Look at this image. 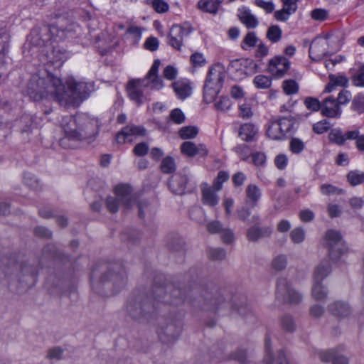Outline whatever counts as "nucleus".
Instances as JSON below:
<instances>
[{"label":"nucleus","mask_w":364,"mask_h":364,"mask_svg":"<svg viewBox=\"0 0 364 364\" xmlns=\"http://www.w3.org/2000/svg\"><path fill=\"white\" fill-rule=\"evenodd\" d=\"M94 90L92 83L77 82L69 79L66 87L61 79L48 73L46 76L33 75L27 87V93L31 99L40 101L44 99H53L65 107H77Z\"/></svg>","instance_id":"1"},{"label":"nucleus","mask_w":364,"mask_h":364,"mask_svg":"<svg viewBox=\"0 0 364 364\" xmlns=\"http://www.w3.org/2000/svg\"><path fill=\"white\" fill-rule=\"evenodd\" d=\"M127 277L124 268L119 262L101 264L91 274L92 288L98 293L109 296L124 286Z\"/></svg>","instance_id":"2"},{"label":"nucleus","mask_w":364,"mask_h":364,"mask_svg":"<svg viewBox=\"0 0 364 364\" xmlns=\"http://www.w3.org/2000/svg\"><path fill=\"white\" fill-rule=\"evenodd\" d=\"M60 126L65 136L60 141L63 146H66L67 139L85 140L95 136L97 132L96 122L85 114L65 116L60 121Z\"/></svg>","instance_id":"3"},{"label":"nucleus","mask_w":364,"mask_h":364,"mask_svg":"<svg viewBox=\"0 0 364 364\" xmlns=\"http://www.w3.org/2000/svg\"><path fill=\"white\" fill-rule=\"evenodd\" d=\"M160 64L159 60H155L146 77L131 80L127 83L128 96L138 105L143 102L144 88L150 87L151 89L160 90L163 87V80L158 76Z\"/></svg>","instance_id":"4"},{"label":"nucleus","mask_w":364,"mask_h":364,"mask_svg":"<svg viewBox=\"0 0 364 364\" xmlns=\"http://www.w3.org/2000/svg\"><path fill=\"white\" fill-rule=\"evenodd\" d=\"M77 25L73 23L66 28L59 26L58 25H43L36 26L32 29L28 37V40L34 46H46L53 38L55 40H63L65 38L68 33L75 31Z\"/></svg>","instance_id":"5"},{"label":"nucleus","mask_w":364,"mask_h":364,"mask_svg":"<svg viewBox=\"0 0 364 364\" xmlns=\"http://www.w3.org/2000/svg\"><path fill=\"white\" fill-rule=\"evenodd\" d=\"M156 311L151 299L143 295L131 299L127 306L128 315L140 323L152 322L156 317Z\"/></svg>","instance_id":"6"},{"label":"nucleus","mask_w":364,"mask_h":364,"mask_svg":"<svg viewBox=\"0 0 364 364\" xmlns=\"http://www.w3.org/2000/svg\"><path fill=\"white\" fill-rule=\"evenodd\" d=\"M339 36L336 33L322 34L315 38L309 47V57L318 61L335 53L340 48Z\"/></svg>","instance_id":"7"},{"label":"nucleus","mask_w":364,"mask_h":364,"mask_svg":"<svg viewBox=\"0 0 364 364\" xmlns=\"http://www.w3.org/2000/svg\"><path fill=\"white\" fill-rule=\"evenodd\" d=\"M201 308L221 315H227L235 310V307L230 304V296L225 291H216L213 294H207L204 296Z\"/></svg>","instance_id":"8"},{"label":"nucleus","mask_w":364,"mask_h":364,"mask_svg":"<svg viewBox=\"0 0 364 364\" xmlns=\"http://www.w3.org/2000/svg\"><path fill=\"white\" fill-rule=\"evenodd\" d=\"M153 294L157 301L175 306L183 304L186 298L185 291L173 284L155 286Z\"/></svg>","instance_id":"9"},{"label":"nucleus","mask_w":364,"mask_h":364,"mask_svg":"<svg viewBox=\"0 0 364 364\" xmlns=\"http://www.w3.org/2000/svg\"><path fill=\"white\" fill-rule=\"evenodd\" d=\"M182 326L180 318L161 317L158 322L157 333L161 341L170 342L179 336Z\"/></svg>","instance_id":"10"},{"label":"nucleus","mask_w":364,"mask_h":364,"mask_svg":"<svg viewBox=\"0 0 364 364\" xmlns=\"http://www.w3.org/2000/svg\"><path fill=\"white\" fill-rule=\"evenodd\" d=\"M116 197L109 196L106 199L107 210L112 213L118 211L119 204L124 205L129 208L132 205L133 196L132 188L125 184L119 185L115 187Z\"/></svg>","instance_id":"11"},{"label":"nucleus","mask_w":364,"mask_h":364,"mask_svg":"<svg viewBox=\"0 0 364 364\" xmlns=\"http://www.w3.org/2000/svg\"><path fill=\"white\" fill-rule=\"evenodd\" d=\"M331 271V267L328 261L321 262L316 267L314 276V284L312 287V296L315 299L324 301L327 298V291L321 282L330 274Z\"/></svg>","instance_id":"12"},{"label":"nucleus","mask_w":364,"mask_h":364,"mask_svg":"<svg viewBox=\"0 0 364 364\" xmlns=\"http://www.w3.org/2000/svg\"><path fill=\"white\" fill-rule=\"evenodd\" d=\"M323 244L328 248L329 257L332 260H338L344 252L345 245L338 231L328 230L325 235Z\"/></svg>","instance_id":"13"},{"label":"nucleus","mask_w":364,"mask_h":364,"mask_svg":"<svg viewBox=\"0 0 364 364\" xmlns=\"http://www.w3.org/2000/svg\"><path fill=\"white\" fill-rule=\"evenodd\" d=\"M191 31V27L188 25H173L168 33V44L175 49L180 50L183 39L188 36Z\"/></svg>","instance_id":"14"},{"label":"nucleus","mask_w":364,"mask_h":364,"mask_svg":"<svg viewBox=\"0 0 364 364\" xmlns=\"http://www.w3.org/2000/svg\"><path fill=\"white\" fill-rule=\"evenodd\" d=\"M146 129L142 126L128 124L117 133L115 140L117 144H123L126 142H132L134 137L144 136Z\"/></svg>","instance_id":"15"},{"label":"nucleus","mask_w":364,"mask_h":364,"mask_svg":"<svg viewBox=\"0 0 364 364\" xmlns=\"http://www.w3.org/2000/svg\"><path fill=\"white\" fill-rule=\"evenodd\" d=\"M290 68L289 60L284 56H274L269 60L267 65V72L275 78L284 76Z\"/></svg>","instance_id":"16"},{"label":"nucleus","mask_w":364,"mask_h":364,"mask_svg":"<svg viewBox=\"0 0 364 364\" xmlns=\"http://www.w3.org/2000/svg\"><path fill=\"white\" fill-rule=\"evenodd\" d=\"M277 292V296L284 302L293 303L295 300L294 283L286 277L279 279Z\"/></svg>","instance_id":"17"},{"label":"nucleus","mask_w":364,"mask_h":364,"mask_svg":"<svg viewBox=\"0 0 364 364\" xmlns=\"http://www.w3.org/2000/svg\"><path fill=\"white\" fill-rule=\"evenodd\" d=\"M188 182V175L186 173H179L171 176L168 181V186L173 193L182 195L185 193Z\"/></svg>","instance_id":"18"},{"label":"nucleus","mask_w":364,"mask_h":364,"mask_svg":"<svg viewBox=\"0 0 364 364\" xmlns=\"http://www.w3.org/2000/svg\"><path fill=\"white\" fill-rule=\"evenodd\" d=\"M341 110L336 100L331 96L321 102V114L327 117H337L341 115Z\"/></svg>","instance_id":"19"},{"label":"nucleus","mask_w":364,"mask_h":364,"mask_svg":"<svg viewBox=\"0 0 364 364\" xmlns=\"http://www.w3.org/2000/svg\"><path fill=\"white\" fill-rule=\"evenodd\" d=\"M224 77V68L219 63L215 64L209 69L205 84L222 87Z\"/></svg>","instance_id":"20"},{"label":"nucleus","mask_w":364,"mask_h":364,"mask_svg":"<svg viewBox=\"0 0 364 364\" xmlns=\"http://www.w3.org/2000/svg\"><path fill=\"white\" fill-rule=\"evenodd\" d=\"M181 151L183 154L189 157H193L196 155L205 156L208 154V151L205 145L200 144L196 145L192 141H185L181 145Z\"/></svg>","instance_id":"21"},{"label":"nucleus","mask_w":364,"mask_h":364,"mask_svg":"<svg viewBox=\"0 0 364 364\" xmlns=\"http://www.w3.org/2000/svg\"><path fill=\"white\" fill-rule=\"evenodd\" d=\"M217 191L213 186L210 187L206 183L203 184L201 186L203 203L210 207L215 206L219 202V197L215 193Z\"/></svg>","instance_id":"22"},{"label":"nucleus","mask_w":364,"mask_h":364,"mask_svg":"<svg viewBox=\"0 0 364 364\" xmlns=\"http://www.w3.org/2000/svg\"><path fill=\"white\" fill-rule=\"evenodd\" d=\"M320 359L323 362H331L333 364H348V359L339 353L338 349H331L320 353Z\"/></svg>","instance_id":"23"},{"label":"nucleus","mask_w":364,"mask_h":364,"mask_svg":"<svg viewBox=\"0 0 364 364\" xmlns=\"http://www.w3.org/2000/svg\"><path fill=\"white\" fill-rule=\"evenodd\" d=\"M245 202L251 208L257 206L262 196L260 188L255 184H249L245 190Z\"/></svg>","instance_id":"24"},{"label":"nucleus","mask_w":364,"mask_h":364,"mask_svg":"<svg viewBox=\"0 0 364 364\" xmlns=\"http://www.w3.org/2000/svg\"><path fill=\"white\" fill-rule=\"evenodd\" d=\"M225 0H200L197 3V8L203 12L216 14L221 4Z\"/></svg>","instance_id":"25"},{"label":"nucleus","mask_w":364,"mask_h":364,"mask_svg":"<svg viewBox=\"0 0 364 364\" xmlns=\"http://www.w3.org/2000/svg\"><path fill=\"white\" fill-rule=\"evenodd\" d=\"M329 312L338 317H345L350 314V306L345 302L336 301L328 306Z\"/></svg>","instance_id":"26"},{"label":"nucleus","mask_w":364,"mask_h":364,"mask_svg":"<svg viewBox=\"0 0 364 364\" xmlns=\"http://www.w3.org/2000/svg\"><path fill=\"white\" fill-rule=\"evenodd\" d=\"M282 139L291 137L294 133V117L292 116L284 117L279 120Z\"/></svg>","instance_id":"27"},{"label":"nucleus","mask_w":364,"mask_h":364,"mask_svg":"<svg viewBox=\"0 0 364 364\" xmlns=\"http://www.w3.org/2000/svg\"><path fill=\"white\" fill-rule=\"evenodd\" d=\"M173 88L178 97L184 100L191 94L192 88L190 83L185 80H178L173 83Z\"/></svg>","instance_id":"28"},{"label":"nucleus","mask_w":364,"mask_h":364,"mask_svg":"<svg viewBox=\"0 0 364 364\" xmlns=\"http://www.w3.org/2000/svg\"><path fill=\"white\" fill-rule=\"evenodd\" d=\"M238 17L247 28H255L258 26V19L248 9H243L238 14Z\"/></svg>","instance_id":"29"},{"label":"nucleus","mask_w":364,"mask_h":364,"mask_svg":"<svg viewBox=\"0 0 364 364\" xmlns=\"http://www.w3.org/2000/svg\"><path fill=\"white\" fill-rule=\"evenodd\" d=\"M272 229L269 228H261L257 226L251 227L247 230V237L248 240L255 242L264 236H269Z\"/></svg>","instance_id":"30"},{"label":"nucleus","mask_w":364,"mask_h":364,"mask_svg":"<svg viewBox=\"0 0 364 364\" xmlns=\"http://www.w3.org/2000/svg\"><path fill=\"white\" fill-rule=\"evenodd\" d=\"M278 121L269 122L267 127V135L273 140L283 139L282 136L281 127Z\"/></svg>","instance_id":"31"},{"label":"nucleus","mask_w":364,"mask_h":364,"mask_svg":"<svg viewBox=\"0 0 364 364\" xmlns=\"http://www.w3.org/2000/svg\"><path fill=\"white\" fill-rule=\"evenodd\" d=\"M222 87L213 85L210 84H205L203 87V99L207 103L213 102L218 94L219 93Z\"/></svg>","instance_id":"32"},{"label":"nucleus","mask_w":364,"mask_h":364,"mask_svg":"<svg viewBox=\"0 0 364 364\" xmlns=\"http://www.w3.org/2000/svg\"><path fill=\"white\" fill-rule=\"evenodd\" d=\"M257 132V129L252 124H244L241 126L239 135L245 141L252 140Z\"/></svg>","instance_id":"33"},{"label":"nucleus","mask_w":364,"mask_h":364,"mask_svg":"<svg viewBox=\"0 0 364 364\" xmlns=\"http://www.w3.org/2000/svg\"><path fill=\"white\" fill-rule=\"evenodd\" d=\"M282 31L277 25L269 26L267 31L266 37L272 43H277L282 38Z\"/></svg>","instance_id":"34"},{"label":"nucleus","mask_w":364,"mask_h":364,"mask_svg":"<svg viewBox=\"0 0 364 364\" xmlns=\"http://www.w3.org/2000/svg\"><path fill=\"white\" fill-rule=\"evenodd\" d=\"M287 266V258L284 255H279L273 258L271 262V267L276 272H280Z\"/></svg>","instance_id":"35"},{"label":"nucleus","mask_w":364,"mask_h":364,"mask_svg":"<svg viewBox=\"0 0 364 364\" xmlns=\"http://www.w3.org/2000/svg\"><path fill=\"white\" fill-rule=\"evenodd\" d=\"M161 171L166 174L173 173L176 169L174 159L171 156H166L161 161L160 165Z\"/></svg>","instance_id":"36"},{"label":"nucleus","mask_w":364,"mask_h":364,"mask_svg":"<svg viewBox=\"0 0 364 364\" xmlns=\"http://www.w3.org/2000/svg\"><path fill=\"white\" fill-rule=\"evenodd\" d=\"M347 179L351 186H358L364 181V173L358 170L350 171L347 175Z\"/></svg>","instance_id":"37"},{"label":"nucleus","mask_w":364,"mask_h":364,"mask_svg":"<svg viewBox=\"0 0 364 364\" xmlns=\"http://www.w3.org/2000/svg\"><path fill=\"white\" fill-rule=\"evenodd\" d=\"M65 58V53L55 47L53 48L51 53L48 55L49 62L53 64L58 63L61 65Z\"/></svg>","instance_id":"38"},{"label":"nucleus","mask_w":364,"mask_h":364,"mask_svg":"<svg viewBox=\"0 0 364 364\" xmlns=\"http://www.w3.org/2000/svg\"><path fill=\"white\" fill-rule=\"evenodd\" d=\"M253 84L258 89H267L272 85V79L264 75H258L255 77Z\"/></svg>","instance_id":"39"},{"label":"nucleus","mask_w":364,"mask_h":364,"mask_svg":"<svg viewBox=\"0 0 364 364\" xmlns=\"http://www.w3.org/2000/svg\"><path fill=\"white\" fill-rule=\"evenodd\" d=\"M198 133V129L196 127H183L179 130V136L183 139H193Z\"/></svg>","instance_id":"40"},{"label":"nucleus","mask_w":364,"mask_h":364,"mask_svg":"<svg viewBox=\"0 0 364 364\" xmlns=\"http://www.w3.org/2000/svg\"><path fill=\"white\" fill-rule=\"evenodd\" d=\"M2 264L5 266L2 267V270L6 276H11L19 269V264L14 260L3 261Z\"/></svg>","instance_id":"41"},{"label":"nucleus","mask_w":364,"mask_h":364,"mask_svg":"<svg viewBox=\"0 0 364 364\" xmlns=\"http://www.w3.org/2000/svg\"><path fill=\"white\" fill-rule=\"evenodd\" d=\"M281 326L284 331L293 332L294 330V317L289 314L283 316L281 318Z\"/></svg>","instance_id":"42"},{"label":"nucleus","mask_w":364,"mask_h":364,"mask_svg":"<svg viewBox=\"0 0 364 364\" xmlns=\"http://www.w3.org/2000/svg\"><path fill=\"white\" fill-rule=\"evenodd\" d=\"M329 140L338 145H342L345 143L346 138L344 134L339 129H333L328 134Z\"/></svg>","instance_id":"43"},{"label":"nucleus","mask_w":364,"mask_h":364,"mask_svg":"<svg viewBox=\"0 0 364 364\" xmlns=\"http://www.w3.org/2000/svg\"><path fill=\"white\" fill-rule=\"evenodd\" d=\"M156 12L159 14L166 13L169 9V6L164 0H152L149 3Z\"/></svg>","instance_id":"44"},{"label":"nucleus","mask_w":364,"mask_h":364,"mask_svg":"<svg viewBox=\"0 0 364 364\" xmlns=\"http://www.w3.org/2000/svg\"><path fill=\"white\" fill-rule=\"evenodd\" d=\"M231 105L230 100L225 96H221L219 100L215 103V109L221 112L228 111L230 108Z\"/></svg>","instance_id":"45"},{"label":"nucleus","mask_w":364,"mask_h":364,"mask_svg":"<svg viewBox=\"0 0 364 364\" xmlns=\"http://www.w3.org/2000/svg\"><path fill=\"white\" fill-rule=\"evenodd\" d=\"M208 255L211 259L223 260L225 258L226 253L222 248H210L208 250Z\"/></svg>","instance_id":"46"},{"label":"nucleus","mask_w":364,"mask_h":364,"mask_svg":"<svg viewBox=\"0 0 364 364\" xmlns=\"http://www.w3.org/2000/svg\"><path fill=\"white\" fill-rule=\"evenodd\" d=\"M229 178V174L223 171H219L216 178L214 180L213 186L215 191H220L222 188V184Z\"/></svg>","instance_id":"47"},{"label":"nucleus","mask_w":364,"mask_h":364,"mask_svg":"<svg viewBox=\"0 0 364 364\" xmlns=\"http://www.w3.org/2000/svg\"><path fill=\"white\" fill-rule=\"evenodd\" d=\"M321 191L324 195H340L344 193L343 190L335 187L331 184H323Z\"/></svg>","instance_id":"48"},{"label":"nucleus","mask_w":364,"mask_h":364,"mask_svg":"<svg viewBox=\"0 0 364 364\" xmlns=\"http://www.w3.org/2000/svg\"><path fill=\"white\" fill-rule=\"evenodd\" d=\"M328 11L323 9H315L311 11V18L315 21H325L328 18Z\"/></svg>","instance_id":"49"},{"label":"nucleus","mask_w":364,"mask_h":364,"mask_svg":"<svg viewBox=\"0 0 364 364\" xmlns=\"http://www.w3.org/2000/svg\"><path fill=\"white\" fill-rule=\"evenodd\" d=\"M292 10H290L289 9H287L283 6L282 9L276 11L274 14V16L276 20L284 21L287 20L289 17V16L294 13Z\"/></svg>","instance_id":"50"},{"label":"nucleus","mask_w":364,"mask_h":364,"mask_svg":"<svg viewBox=\"0 0 364 364\" xmlns=\"http://www.w3.org/2000/svg\"><path fill=\"white\" fill-rule=\"evenodd\" d=\"M282 89L286 95H292L296 92V81L286 80L282 82Z\"/></svg>","instance_id":"51"},{"label":"nucleus","mask_w":364,"mask_h":364,"mask_svg":"<svg viewBox=\"0 0 364 364\" xmlns=\"http://www.w3.org/2000/svg\"><path fill=\"white\" fill-rule=\"evenodd\" d=\"M304 104L309 109L312 111L321 110V103L316 98L306 97Z\"/></svg>","instance_id":"52"},{"label":"nucleus","mask_w":364,"mask_h":364,"mask_svg":"<svg viewBox=\"0 0 364 364\" xmlns=\"http://www.w3.org/2000/svg\"><path fill=\"white\" fill-rule=\"evenodd\" d=\"M230 358L238 361L240 364H245L247 360L246 351L242 349H238L230 355Z\"/></svg>","instance_id":"53"},{"label":"nucleus","mask_w":364,"mask_h":364,"mask_svg":"<svg viewBox=\"0 0 364 364\" xmlns=\"http://www.w3.org/2000/svg\"><path fill=\"white\" fill-rule=\"evenodd\" d=\"M170 119L176 124H182L185 121V115L180 109H174L170 114Z\"/></svg>","instance_id":"54"},{"label":"nucleus","mask_w":364,"mask_h":364,"mask_svg":"<svg viewBox=\"0 0 364 364\" xmlns=\"http://www.w3.org/2000/svg\"><path fill=\"white\" fill-rule=\"evenodd\" d=\"M190 61L193 66L200 67L205 64V59L202 53L196 52L191 55Z\"/></svg>","instance_id":"55"},{"label":"nucleus","mask_w":364,"mask_h":364,"mask_svg":"<svg viewBox=\"0 0 364 364\" xmlns=\"http://www.w3.org/2000/svg\"><path fill=\"white\" fill-rule=\"evenodd\" d=\"M149 146L146 143L141 142L137 144L133 149V153L138 156H145L149 151Z\"/></svg>","instance_id":"56"},{"label":"nucleus","mask_w":364,"mask_h":364,"mask_svg":"<svg viewBox=\"0 0 364 364\" xmlns=\"http://www.w3.org/2000/svg\"><path fill=\"white\" fill-rule=\"evenodd\" d=\"M329 129V122L326 120L320 121L313 126L314 132L317 134H323Z\"/></svg>","instance_id":"57"},{"label":"nucleus","mask_w":364,"mask_h":364,"mask_svg":"<svg viewBox=\"0 0 364 364\" xmlns=\"http://www.w3.org/2000/svg\"><path fill=\"white\" fill-rule=\"evenodd\" d=\"M331 82H333L336 86L346 87L348 82V78L344 75H329Z\"/></svg>","instance_id":"58"},{"label":"nucleus","mask_w":364,"mask_h":364,"mask_svg":"<svg viewBox=\"0 0 364 364\" xmlns=\"http://www.w3.org/2000/svg\"><path fill=\"white\" fill-rule=\"evenodd\" d=\"M353 109L362 113L364 112V95H359L356 96L353 101Z\"/></svg>","instance_id":"59"},{"label":"nucleus","mask_w":364,"mask_h":364,"mask_svg":"<svg viewBox=\"0 0 364 364\" xmlns=\"http://www.w3.org/2000/svg\"><path fill=\"white\" fill-rule=\"evenodd\" d=\"M288 163V159L285 154H281L277 155L274 159V164L279 170H284Z\"/></svg>","instance_id":"60"},{"label":"nucleus","mask_w":364,"mask_h":364,"mask_svg":"<svg viewBox=\"0 0 364 364\" xmlns=\"http://www.w3.org/2000/svg\"><path fill=\"white\" fill-rule=\"evenodd\" d=\"M255 4L258 7L263 9L267 13H272L274 9V6L272 1L255 0Z\"/></svg>","instance_id":"61"},{"label":"nucleus","mask_w":364,"mask_h":364,"mask_svg":"<svg viewBox=\"0 0 364 364\" xmlns=\"http://www.w3.org/2000/svg\"><path fill=\"white\" fill-rule=\"evenodd\" d=\"M257 41L258 38H257L255 33L249 32L243 39L242 43L247 47H254L255 46Z\"/></svg>","instance_id":"62"},{"label":"nucleus","mask_w":364,"mask_h":364,"mask_svg":"<svg viewBox=\"0 0 364 364\" xmlns=\"http://www.w3.org/2000/svg\"><path fill=\"white\" fill-rule=\"evenodd\" d=\"M354 85L364 87V65L361 66L358 73L353 77Z\"/></svg>","instance_id":"63"},{"label":"nucleus","mask_w":364,"mask_h":364,"mask_svg":"<svg viewBox=\"0 0 364 364\" xmlns=\"http://www.w3.org/2000/svg\"><path fill=\"white\" fill-rule=\"evenodd\" d=\"M350 98L351 95L350 92L346 90H343L339 92L338 96L336 99V102L337 103H338V105L340 106L341 105H345L349 102Z\"/></svg>","instance_id":"64"}]
</instances>
